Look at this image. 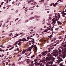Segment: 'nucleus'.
Returning <instances> with one entry per match:
<instances>
[{
  "label": "nucleus",
  "instance_id": "nucleus-1",
  "mask_svg": "<svg viewBox=\"0 0 66 66\" xmlns=\"http://www.w3.org/2000/svg\"><path fill=\"white\" fill-rule=\"evenodd\" d=\"M53 53H54L55 54L52 53L50 54V53H48L47 55V56L48 57H46V59H45V57H44L43 58V61H44V63L46 64V66H48L50 64H51L50 65H52L53 62H54L55 60V58H53L52 56H55V57H56L58 52L56 50H54L53 51Z\"/></svg>",
  "mask_w": 66,
  "mask_h": 66
},
{
  "label": "nucleus",
  "instance_id": "nucleus-2",
  "mask_svg": "<svg viewBox=\"0 0 66 66\" xmlns=\"http://www.w3.org/2000/svg\"><path fill=\"white\" fill-rule=\"evenodd\" d=\"M59 50V52H62V54H65V53L66 54V48H58Z\"/></svg>",
  "mask_w": 66,
  "mask_h": 66
},
{
  "label": "nucleus",
  "instance_id": "nucleus-3",
  "mask_svg": "<svg viewBox=\"0 0 66 66\" xmlns=\"http://www.w3.org/2000/svg\"><path fill=\"white\" fill-rule=\"evenodd\" d=\"M31 63L32 64V65H31V66H33V65H40V66H44V64L43 65L42 63H41L40 64V62L38 63H37V62H36L34 63V61H32L31 62Z\"/></svg>",
  "mask_w": 66,
  "mask_h": 66
},
{
  "label": "nucleus",
  "instance_id": "nucleus-4",
  "mask_svg": "<svg viewBox=\"0 0 66 66\" xmlns=\"http://www.w3.org/2000/svg\"><path fill=\"white\" fill-rule=\"evenodd\" d=\"M47 51H45L42 52L41 54H39L38 56L40 57H41V56H45L46 54H47Z\"/></svg>",
  "mask_w": 66,
  "mask_h": 66
},
{
  "label": "nucleus",
  "instance_id": "nucleus-5",
  "mask_svg": "<svg viewBox=\"0 0 66 66\" xmlns=\"http://www.w3.org/2000/svg\"><path fill=\"white\" fill-rule=\"evenodd\" d=\"M65 57H66V55H65L64 54L63 56H62V57H61H61H60L59 58V61L60 62L63 61L64 60H63V59H65Z\"/></svg>",
  "mask_w": 66,
  "mask_h": 66
},
{
  "label": "nucleus",
  "instance_id": "nucleus-6",
  "mask_svg": "<svg viewBox=\"0 0 66 66\" xmlns=\"http://www.w3.org/2000/svg\"><path fill=\"white\" fill-rule=\"evenodd\" d=\"M34 48H35V53H36L37 52V48L36 47V45H34Z\"/></svg>",
  "mask_w": 66,
  "mask_h": 66
},
{
  "label": "nucleus",
  "instance_id": "nucleus-7",
  "mask_svg": "<svg viewBox=\"0 0 66 66\" xmlns=\"http://www.w3.org/2000/svg\"><path fill=\"white\" fill-rule=\"evenodd\" d=\"M52 20L53 22H52V24H53V23H54L53 24V25H54V24H55V23H56V22H55V20H54V19H52Z\"/></svg>",
  "mask_w": 66,
  "mask_h": 66
},
{
  "label": "nucleus",
  "instance_id": "nucleus-8",
  "mask_svg": "<svg viewBox=\"0 0 66 66\" xmlns=\"http://www.w3.org/2000/svg\"><path fill=\"white\" fill-rule=\"evenodd\" d=\"M51 48H49L48 49V51H47V53L48 54V53H49L50 51H51Z\"/></svg>",
  "mask_w": 66,
  "mask_h": 66
},
{
  "label": "nucleus",
  "instance_id": "nucleus-9",
  "mask_svg": "<svg viewBox=\"0 0 66 66\" xmlns=\"http://www.w3.org/2000/svg\"><path fill=\"white\" fill-rule=\"evenodd\" d=\"M48 30H50L51 29H50V28H47V29H45V30L43 32H42V33H43V34H44V32H47V31H48Z\"/></svg>",
  "mask_w": 66,
  "mask_h": 66
},
{
  "label": "nucleus",
  "instance_id": "nucleus-10",
  "mask_svg": "<svg viewBox=\"0 0 66 66\" xmlns=\"http://www.w3.org/2000/svg\"><path fill=\"white\" fill-rule=\"evenodd\" d=\"M57 15H58V17H57V18L58 19H59L60 18H61V15H60V13H58Z\"/></svg>",
  "mask_w": 66,
  "mask_h": 66
},
{
  "label": "nucleus",
  "instance_id": "nucleus-11",
  "mask_svg": "<svg viewBox=\"0 0 66 66\" xmlns=\"http://www.w3.org/2000/svg\"><path fill=\"white\" fill-rule=\"evenodd\" d=\"M57 23H58L57 24L58 25H59V24L61 25V24H62V23H61V22H62L57 21Z\"/></svg>",
  "mask_w": 66,
  "mask_h": 66
},
{
  "label": "nucleus",
  "instance_id": "nucleus-12",
  "mask_svg": "<svg viewBox=\"0 0 66 66\" xmlns=\"http://www.w3.org/2000/svg\"><path fill=\"white\" fill-rule=\"evenodd\" d=\"M22 41L23 42H27V40L24 38H23V39H22Z\"/></svg>",
  "mask_w": 66,
  "mask_h": 66
},
{
  "label": "nucleus",
  "instance_id": "nucleus-13",
  "mask_svg": "<svg viewBox=\"0 0 66 66\" xmlns=\"http://www.w3.org/2000/svg\"><path fill=\"white\" fill-rule=\"evenodd\" d=\"M32 51V50L30 48H28L27 51V52H29V51L30 52H31Z\"/></svg>",
  "mask_w": 66,
  "mask_h": 66
},
{
  "label": "nucleus",
  "instance_id": "nucleus-14",
  "mask_svg": "<svg viewBox=\"0 0 66 66\" xmlns=\"http://www.w3.org/2000/svg\"><path fill=\"white\" fill-rule=\"evenodd\" d=\"M22 44V42H19L18 43V45H21V44Z\"/></svg>",
  "mask_w": 66,
  "mask_h": 66
},
{
  "label": "nucleus",
  "instance_id": "nucleus-15",
  "mask_svg": "<svg viewBox=\"0 0 66 66\" xmlns=\"http://www.w3.org/2000/svg\"><path fill=\"white\" fill-rule=\"evenodd\" d=\"M0 51L1 52H2V51L4 52V50H1V48H0Z\"/></svg>",
  "mask_w": 66,
  "mask_h": 66
},
{
  "label": "nucleus",
  "instance_id": "nucleus-16",
  "mask_svg": "<svg viewBox=\"0 0 66 66\" xmlns=\"http://www.w3.org/2000/svg\"><path fill=\"white\" fill-rule=\"evenodd\" d=\"M26 53V52H25L23 50L22 52V54H24V53Z\"/></svg>",
  "mask_w": 66,
  "mask_h": 66
},
{
  "label": "nucleus",
  "instance_id": "nucleus-17",
  "mask_svg": "<svg viewBox=\"0 0 66 66\" xmlns=\"http://www.w3.org/2000/svg\"><path fill=\"white\" fill-rule=\"evenodd\" d=\"M35 56L34 55H33L32 56H31V59H32V58H33L34 57H35Z\"/></svg>",
  "mask_w": 66,
  "mask_h": 66
},
{
  "label": "nucleus",
  "instance_id": "nucleus-18",
  "mask_svg": "<svg viewBox=\"0 0 66 66\" xmlns=\"http://www.w3.org/2000/svg\"><path fill=\"white\" fill-rule=\"evenodd\" d=\"M38 61V60H37V59H35L34 60V61H35V62H37V61Z\"/></svg>",
  "mask_w": 66,
  "mask_h": 66
},
{
  "label": "nucleus",
  "instance_id": "nucleus-19",
  "mask_svg": "<svg viewBox=\"0 0 66 66\" xmlns=\"http://www.w3.org/2000/svg\"><path fill=\"white\" fill-rule=\"evenodd\" d=\"M57 16L56 15H55V18H53V19H55L56 18H57Z\"/></svg>",
  "mask_w": 66,
  "mask_h": 66
},
{
  "label": "nucleus",
  "instance_id": "nucleus-20",
  "mask_svg": "<svg viewBox=\"0 0 66 66\" xmlns=\"http://www.w3.org/2000/svg\"><path fill=\"white\" fill-rule=\"evenodd\" d=\"M53 46L52 45V46H51V49H53V48H54V47H53Z\"/></svg>",
  "mask_w": 66,
  "mask_h": 66
},
{
  "label": "nucleus",
  "instance_id": "nucleus-21",
  "mask_svg": "<svg viewBox=\"0 0 66 66\" xmlns=\"http://www.w3.org/2000/svg\"><path fill=\"white\" fill-rule=\"evenodd\" d=\"M55 21H58V20H59L58 19H57V18H56L55 19Z\"/></svg>",
  "mask_w": 66,
  "mask_h": 66
},
{
  "label": "nucleus",
  "instance_id": "nucleus-22",
  "mask_svg": "<svg viewBox=\"0 0 66 66\" xmlns=\"http://www.w3.org/2000/svg\"><path fill=\"white\" fill-rule=\"evenodd\" d=\"M54 40H55V39H53L52 40H51V42H53V41H54Z\"/></svg>",
  "mask_w": 66,
  "mask_h": 66
},
{
  "label": "nucleus",
  "instance_id": "nucleus-23",
  "mask_svg": "<svg viewBox=\"0 0 66 66\" xmlns=\"http://www.w3.org/2000/svg\"><path fill=\"white\" fill-rule=\"evenodd\" d=\"M30 38L29 37H27V39H28V40H29V39Z\"/></svg>",
  "mask_w": 66,
  "mask_h": 66
},
{
  "label": "nucleus",
  "instance_id": "nucleus-24",
  "mask_svg": "<svg viewBox=\"0 0 66 66\" xmlns=\"http://www.w3.org/2000/svg\"><path fill=\"white\" fill-rule=\"evenodd\" d=\"M17 49L16 50H17V51H19V49L17 47Z\"/></svg>",
  "mask_w": 66,
  "mask_h": 66
},
{
  "label": "nucleus",
  "instance_id": "nucleus-25",
  "mask_svg": "<svg viewBox=\"0 0 66 66\" xmlns=\"http://www.w3.org/2000/svg\"><path fill=\"white\" fill-rule=\"evenodd\" d=\"M22 39H19L18 40L19 41H20V42H21V41H22Z\"/></svg>",
  "mask_w": 66,
  "mask_h": 66
},
{
  "label": "nucleus",
  "instance_id": "nucleus-26",
  "mask_svg": "<svg viewBox=\"0 0 66 66\" xmlns=\"http://www.w3.org/2000/svg\"><path fill=\"white\" fill-rule=\"evenodd\" d=\"M15 12H16V13H18V10H16V11Z\"/></svg>",
  "mask_w": 66,
  "mask_h": 66
},
{
  "label": "nucleus",
  "instance_id": "nucleus-27",
  "mask_svg": "<svg viewBox=\"0 0 66 66\" xmlns=\"http://www.w3.org/2000/svg\"><path fill=\"white\" fill-rule=\"evenodd\" d=\"M23 63V61H22L20 62V64H22Z\"/></svg>",
  "mask_w": 66,
  "mask_h": 66
},
{
  "label": "nucleus",
  "instance_id": "nucleus-28",
  "mask_svg": "<svg viewBox=\"0 0 66 66\" xmlns=\"http://www.w3.org/2000/svg\"><path fill=\"white\" fill-rule=\"evenodd\" d=\"M34 44H33V45H32L31 46V47L32 48H32H33V47H34Z\"/></svg>",
  "mask_w": 66,
  "mask_h": 66
},
{
  "label": "nucleus",
  "instance_id": "nucleus-29",
  "mask_svg": "<svg viewBox=\"0 0 66 66\" xmlns=\"http://www.w3.org/2000/svg\"><path fill=\"white\" fill-rule=\"evenodd\" d=\"M62 16L63 17H65V15H64V14H63L62 15Z\"/></svg>",
  "mask_w": 66,
  "mask_h": 66
},
{
  "label": "nucleus",
  "instance_id": "nucleus-30",
  "mask_svg": "<svg viewBox=\"0 0 66 66\" xmlns=\"http://www.w3.org/2000/svg\"><path fill=\"white\" fill-rule=\"evenodd\" d=\"M62 14L63 15H66V13H62Z\"/></svg>",
  "mask_w": 66,
  "mask_h": 66
},
{
  "label": "nucleus",
  "instance_id": "nucleus-31",
  "mask_svg": "<svg viewBox=\"0 0 66 66\" xmlns=\"http://www.w3.org/2000/svg\"><path fill=\"white\" fill-rule=\"evenodd\" d=\"M39 20V19H36V20H37V21Z\"/></svg>",
  "mask_w": 66,
  "mask_h": 66
},
{
  "label": "nucleus",
  "instance_id": "nucleus-32",
  "mask_svg": "<svg viewBox=\"0 0 66 66\" xmlns=\"http://www.w3.org/2000/svg\"><path fill=\"white\" fill-rule=\"evenodd\" d=\"M49 27H50V28H51V26H50L48 27H47L46 28H49Z\"/></svg>",
  "mask_w": 66,
  "mask_h": 66
},
{
  "label": "nucleus",
  "instance_id": "nucleus-33",
  "mask_svg": "<svg viewBox=\"0 0 66 66\" xmlns=\"http://www.w3.org/2000/svg\"><path fill=\"white\" fill-rule=\"evenodd\" d=\"M65 32V31L64 30L62 31V33H63V34L65 33V32Z\"/></svg>",
  "mask_w": 66,
  "mask_h": 66
},
{
  "label": "nucleus",
  "instance_id": "nucleus-34",
  "mask_svg": "<svg viewBox=\"0 0 66 66\" xmlns=\"http://www.w3.org/2000/svg\"><path fill=\"white\" fill-rule=\"evenodd\" d=\"M49 19H51V16H49Z\"/></svg>",
  "mask_w": 66,
  "mask_h": 66
},
{
  "label": "nucleus",
  "instance_id": "nucleus-35",
  "mask_svg": "<svg viewBox=\"0 0 66 66\" xmlns=\"http://www.w3.org/2000/svg\"><path fill=\"white\" fill-rule=\"evenodd\" d=\"M56 5H55V4L53 5V6H54V7H55Z\"/></svg>",
  "mask_w": 66,
  "mask_h": 66
},
{
  "label": "nucleus",
  "instance_id": "nucleus-36",
  "mask_svg": "<svg viewBox=\"0 0 66 66\" xmlns=\"http://www.w3.org/2000/svg\"><path fill=\"white\" fill-rule=\"evenodd\" d=\"M12 65L13 66H15V63H13V64H12Z\"/></svg>",
  "mask_w": 66,
  "mask_h": 66
},
{
  "label": "nucleus",
  "instance_id": "nucleus-37",
  "mask_svg": "<svg viewBox=\"0 0 66 66\" xmlns=\"http://www.w3.org/2000/svg\"><path fill=\"white\" fill-rule=\"evenodd\" d=\"M29 37L30 38V37H33V36H32V35H31Z\"/></svg>",
  "mask_w": 66,
  "mask_h": 66
},
{
  "label": "nucleus",
  "instance_id": "nucleus-38",
  "mask_svg": "<svg viewBox=\"0 0 66 66\" xmlns=\"http://www.w3.org/2000/svg\"><path fill=\"white\" fill-rule=\"evenodd\" d=\"M6 65H8V63L9 62H6Z\"/></svg>",
  "mask_w": 66,
  "mask_h": 66
},
{
  "label": "nucleus",
  "instance_id": "nucleus-39",
  "mask_svg": "<svg viewBox=\"0 0 66 66\" xmlns=\"http://www.w3.org/2000/svg\"><path fill=\"white\" fill-rule=\"evenodd\" d=\"M16 5L17 6H19V3H17L16 4Z\"/></svg>",
  "mask_w": 66,
  "mask_h": 66
},
{
  "label": "nucleus",
  "instance_id": "nucleus-40",
  "mask_svg": "<svg viewBox=\"0 0 66 66\" xmlns=\"http://www.w3.org/2000/svg\"><path fill=\"white\" fill-rule=\"evenodd\" d=\"M33 31H34V30H33V29H32L30 30V31L31 32H33Z\"/></svg>",
  "mask_w": 66,
  "mask_h": 66
},
{
  "label": "nucleus",
  "instance_id": "nucleus-41",
  "mask_svg": "<svg viewBox=\"0 0 66 66\" xmlns=\"http://www.w3.org/2000/svg\"><path fill=\"white\" fill-rule=\"evenodd\" d=\"M21 58H22V57H19V59L20 60H21Z\"/></svg>",
  "mask_w": 66,
  "mask_h": 66
},
{
  "label": "nucleus",
  "instance_id": "nucleus-42",
  "mask_svg": "<svg viewBox=\"0 0 66 66\" xmlns=\"http://www.w3.org/2000/svg\"><path fill=\"white\" fill-rule=\"evenodd\" d=\"M19 19L18 18H17L15 20V21H16V20H17L18 19Z\"/></svg>",
  "mask_w": 66,
  "mask_h": 66
},
{
  "label": "nucleus",
  "instance_id": "nucleus-43",
  "mask_svg": "<svg viewBox=\"0 0 66 66\" xmlns=\"http://www.w3.org/2000/svg\"><path fill=\"white\" fill-rule=\"evenodd\" d=\"M12 33H11L10 34V35H9V36H12Z\"/></svg>",
  "mask_w": 66,
  "mask_h": 66
},
{
  "label": "nucleus",
  "instance_id": "nucleus-44",
  "mask_svg": "<svg viewBox=\"0 0 66 66\" xmlns=\"http://www.w3.org/2000/svg\"><path fill=\"white\" fill-rule=\"evenodd\" d=\"M15 35L16 36H18V35H19L18 34H17Z\"/></svg>",
  "mask_w": 66,
  "mask_h": 66
},
{
  "label": "nucleus",
  "instance_id": "nucleus-45",
  "mask_svg": "<svg viewBox=\"0 0 66 66\" xmlns=\"http://www.w3.org/2000/svg\"><path fill=\"white\" fill-rule=\"evenodd\" d=\"M49 16H52V14H50L49 15Z\"/></svg>",
  "mask_w": 66,
  "mask_h": 66
},
{
  "label": "nucleus",
  "instance_id": "nucleus-46",
  "mask_svg": "<svg viewBox=\"0 0 66 66\" xmlns=\"http://www.w3.org/2000/svg\"><path fill=\"white\" fill-rule=\"evenodd\" d=\"M15 45H17V44H18V42H16L15 43Z\"/></svg>",
  "mask_w": 66,
  "mask_h": 66
},
{
  "label": "nucleus",
  "instance_id": "nucleus-47",
  "mask_svg": "<svg viewBox=\"0 0 66 66\" xmlns=\"http://www.w3.org/2000/svg\"><path fill=\"white\" fill-rule=\"evenodd\" d=\"M29 48H30L31 49H33V47H30Z\"/></svg>",
  "mask_w": 66,
  "mask_h": 66
},
{
  "label": "nucleus",
  "instance_id": "nucleus-48",
  "mask_svg": "<svg viewBox=\"0 0 66 66\" xmlns=\"http://www.w3.org/2000/svg\"><path fill=\"white\" fill-rule=\"evenodd\" d=\"M6 3H9V1L8 0L7 1Z\"/></svg>",
  "mask_w": 66,
  "mask_h": 66
},
{
  "label": "nucleus",
  "instance_id": "nucleus-49",
  "mask_svg": "<svg viewBox=\"0 0 66 66\" xmlns=\"http://www.w3.org/2000/svg\"><path fill=\"white\" fill-rule=\"evenodd\" d=\"M41 1V2H44L45 1H44V0H42Z\"/></svg>",
  "mask_w": 66,
  "mask_h": 66
},
{
  "label": "nucleus",
  "instance_id": "nucleus-50",
  "mask_svg": "<svg viewBox=\"0 0 66 66\" xmlns=\"http://www.w3.org/2000/svg\"><path fill=\"white\" fill-rule=\"evenodd\" d=\"M32 40H33V41L34 42L35 40L33 38L32 39Z\"/></svg>",
  "mask_w": 66,
  "mask_h": 66
},
{
  "label": "nucleus",
  "instance_id": "nucleus-51",
  "mask_svg": "<svg viewBox=\"0 0 66 66\" xmlns=\"http://www.w3.org/2000/svg\"><path fill=\"white\" fill-rule=\"evenodd\" d=\"M33 42H32V44H34L35 43V42L34 41Z\"/></svg>",
  "mask_w": 66,
  "mask_h": 66
},
{
  "label": "nucleus",
  "instance_id": "nucleus-52",
  "mask_svg": "<svg viewBox=\"0 0 66 66\" xmlns=\"http://www.w3.org/2000/svg\"><path fill=\"white\" fill-rule=\"evenodd\" d=\"M55 30H57V31H58V28L55 29Z\"/></svg>",
  "mask_w": 66,
  "mask_h": 66
},
{
  "label": "nucleus",
  "instance_id": "nucleus-53",
  "mask_svg": "<svg viewBox=\"0 0 66 66\" xmlns=\"http://www.w3.org/2000/svg\"><path fill=\"white\" fill-rule=\"evenodd\" d=\"M28 2L29 3H31V1H29Z\"/></svg>",
  "mask_w": 66,
  "mask_h": 66
},
{
  "label": "nucleus",
  "instance_id": "nucleus-54",
  "mask_svg": "<svg viewBox=\"0 0 66 66\" xmlns=\"http://www.w3.org/2000/svg\"><path fill=\"white\" fill-rule=\"evenodd\" d=\"M59 27L60 28H62V26H59Z\"/></svg>",
  "mask_w": 66,
  "mask_h": 66
},
{
  "label": "nucleus",
  "instance_id": "nucleus-55",
  "mask_svg": "<svg viewBox=\"0 0 66 66\" xmlns=\"http://www.w3.org/2000/svg\"><path fill=\"white\" fill-rule=\"evenodd\" d=\"M50 12V11H47V13H49Z\"/></svg>",
  "mask_w": 66,
  "mask_h": 66
},
{
  "label": "nucleus",
  "instance_id": "nucleus-56",
  "mask_svg": "<svg viewBox=\"0 0 66 66\" xmlns=\"http://www.w3.org/2000/svg\"><path fill=\"white\" fill-rule=\"evenodd\" d=\"M27 49H26V50H24V51H25V52H26V51H27Z\"/></svg>",
  "mask_w": 66,
  "mask_h": 66
},
{
  "label": "nucleus",
  "instance_id": "nucleus-57",
  "mask_svg": "<svg viewBox=\"0 0 66 66\" xmlns=\"http://www.w3.org/2000/svg\"><path fill=\"white\" fill-rule=\"evenodd\" d=\"M32 27H30V28H29V29H32Z\"/></svg>",
  "mask_w": 66,
  "mask_h": 66
},
{
  "label": "nucleus",
  "instance_id": "nucleus-58",
  "mask_svg": "<svg viewBox=\"0 0 66 66\" xmlns=\"http://www.w3.org/2000/svg\"><path fill=\"white\" fill-rule=\"evenodd\" d=\"M56 44H54L53 46H54H54H56Z\"/></svg>",
  "mask_w": 66,
  "mask_h": 66
},
{
  "label": "nucleus",
  "instance_id": "nucleus-59",
  "mask_svg": "<svg viewBox=\"0 0 66 66\" xmlns=\"http://www.w3.org/2000/svg\"><path fill=\"white\" fill-rule=\"evenodd\" d=\"M0 47H3V45H1Z\"/></svg>",
  "mask_w": 66,
  "mask_h": 66
},
{
  "label": "nucleus",
  "instance_id": "nucleus-60",
  "mask_svg": "<svg viewBox=\"0 0 66 66\" xmlns=\"http://www.w3.org/2000/svg\"><path fill=\"white\" fill-rule=\"evenodd\" d=\"M35 4H37V3L36 2H35Z\"/></svg>",
  "mask_w": 66,
  "mask_h": 66
},
{
  "label": "nucleus",
  "instance_id": "nucleus-61",
  "mask_svg": "<svg viewBox=\"0 0 66 66\" xmlns=\"http://www.w3.org/2000/svg\"><path fill=\"white\" fill-rule=\"evenodd\" d=\"M55 5H57V3H56L55 4Z\"/></svg>",
  "mask_w": 66,
  "mask_h": 66
},
{
  "label": "nucleus",
  "instance_id": "nucleus-62",
  "mask_svg": "<svg viewBox=\"0 0 66 66\" xmlns=\"http://www.w3.org/2000/svg\"><path fill=\"white\" fill-rule=\"evenodd\" d=\"M40 63H41L43 62V61L42 60H40Z\"/></svg>",
  "mask_w": 66,
  "mask_h": 66
},
{
  "label": "nucleus",
  "instance_id": "nucleus-63",
  "mask_svg": "<svg viewBox=\"0 0 66 66\" xmlns=\"http://www.w3.org/2000/svg\"><path fill=\"white\" fill-rule=\"evenodd\" d=\"M3 9H5V7H3Z\"/></svg>",
  "mask_w": 66,
  "mask_h": 66
},
{
  "label": "nucleus",
  "instance_id": "nucleus-64",
  "mask_svg": "<svg viewBox=\"0 0 66 66\" xmlns=\"http://www.w3.org/2000/svg\"><path fill=\"white\" fill-rule=\"evenodd\" d=\"M31 2H33L34 1V0H31Z\"/></svg>",
  "mask_w": 66,
  "mask_h": 66
}]
</instances>
